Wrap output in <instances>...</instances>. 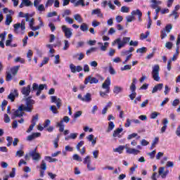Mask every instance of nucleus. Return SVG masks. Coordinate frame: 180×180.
<instances>
[{
    "label": "nucleus",
    "mask_w": 180,
    "mask_h": 180,
    "mask_svg": "<svg viewBox=\"0 0 180 180\" xmlns=\"http://www.w3.org/2000/svg\"><path fill=\"white\" fill-rule=\"evenodd\" d=\"M39 120V115H35L32 116V120L31 121V124L30 125L28 129L27 130V133H30L32 130H33V128L36 126V123H37V121Z\"/></svg>",
    "instance_id": "obj_8"
},
{
    "label": "nucleus",
    "mask_w": 180,
    "mask_h": 180,
    "mask_svg": "<svg viewBox=\"0 0 180 180\" xmlns=\"http://www.w3.org/2000/svg\"><path fill=\"white\" fill-rule=\"evenodd\" d=\"M61 29L62 32L65 33V37L66 39H71L72 37V29L68 28L67 25H62Z\"/></svg>",
    "instance_id": "obj_5"
},
{
    "label": "nucleus",
    "mask_w": 180,
    "mask_h": 180,
    "mask_svg": "<svg viewBox=\"0 0 180 180\" xmlns=\"http://www.w3.org/2000/svg\"><path fill=\"white\" fill-rule=\"evenodd\" d=\"M24 18H25L26 22H30V19H32L30 18H32V15H30L29 13H25Z\"/></svg>",
    "instance_id": "obj_63"
},
{
    "label": "nucleus",
    "mask_w": 180,
    "mask_h": 180,
    "mask_svg": "<svg viewBox=\"0 0 180 180\" xmlns=\"http://www.w3.org/2000/svg\"><path fill=\"white\" fill-rule=\"evenodd\" d=\"M123 131V128H117L115 129L112 134V137H118L120 139V134Z\"/></svg>",
    "instance_id": "obj_23"
},
{
    "label": "nucleus",
    "mask_w": 180,
    "mask_h": 180,
    "mask_svg": "<svg viewBox=\"0 0 180 180\" xmlns=\"http://www.w3.org/2000/svg\"><path fill=\"white\" fill-rule=\"evenodd\" d=\"M121 71H127L129 70H131V65H125L124 67L120 68Z\"/></svg>",
    "instance_id": "obj_47"
},
{
    "label": "nucleus",
    "mask_w": 180,
    "mask_h": 180,
    "mask_svg": "<svg viewBox=\"0 0 180 180\" xmlns=\"http://www.w3.org/2000/svg\"><path fill=\"white\" fill-rule=\"evenodd\" d=\"M56 127H59V131L63 133V131H64V124H63V121L57 122Z\"/></svg>",
    "instance_id": "obj_29"
},
{
    "label": "nucleus",
    "mask_w": 180,
    "mask_h": 180,
    "mask_svg": "<svg viewBox=\"0 0 180 180\" xmlns=\"http://www.w3.org/2000/svg\"><path fill=\"white\" fill-rule=\"evenodd\" d=\"M25 152L23 150H18L15 153V157H23Z\"/></svg>",
    "instance_id": "obj_58"
},
{
    "label": "nucleus",
    "mask_w": 180,
    "mask_h": 180,
    "mask_svg": "<svg viewBox=\"0 0 180 180\" xmlns=\"http://www.w3.org/2000/svg\"><path fill=\"white\" fill-rule=\"evenodd\" d=\"M125 19L127 23H130L133 22V20H134L136 18H134V15H131L127 16Z\"/></svg>",
    "instance_id": "obj_33"
},
{
    "label": "nucleus",
    "mask_w": 180,
    "mask_h": 180,
    "mask_svg": "<svg viewBox=\"0 0 180 180\" xmlns=\"http://www.w3.org/2000/svg\"><path fill=\"white\" fill-rule=\"evenodd\" d=\"M113 129H115V124L113 123V122H110L108 123V131H112Z\"/></svg>",
    "instance_id": "obj_43"
},
{
    "label": "nucleus",
    "mask_w": 180,
    "mask_h": 180,
    "mask_svg": "<svg viewBox=\"0 0 180 180\" xmlns=\"http://www.w3.org/2000/svg\"><path fill=\"white\" fill-rule=\"evenodd\" d=\"M8 39L6 40V46L8 47L9 46H11V43H12V37H13V35L11 34H9L8 36Z\"/></svg>",
    "instance_id": "obj_31"
},
{
    "label": "nucleus",
    "mask_w": 180,
    "mask_h": 180,
    "mask_svg": "<svg viewBox=\"0 0 180 180\" xmlns=\"http://www.w3.org/2000/svg\"><path fill=\"white\" fill-rule=\"evenodd\" d=\"M91 101H92V95L90 93H87L83 97V102H91Z\"/></svg>",
    "instance_id": "obj_25"
},
{
    "label": "nucleus",
    "mask_w": 180,
    "mask_h": 180,
    "mask_svg": "<svg viewBox=\"0 0 180 180\" xmlns=\"http://www.w3.org/2000/svg\"><path fill=\"white\" fill-rule=\"evenodd\" d=\"M99 80L96 77H93L92 76L87 77L84 80L85 85L88 84H98Z\"/></svg>",
    "instance_id": "obj_10"
},
{
    "label": "nucleus",
    "mask_w": 180,
    "mask_h": 180,
    "mask_svg": "<svg viewBox=\"0 0 180 180\" xmlns=\"http://www.w3.org/2000/svg\"><path fill=\"white\" fill-rule=\"evenodd\" d=\"M51 123V121H50V120H46L44 122V124H43L44 129L49 127V126H50Z\"/></svg>",
    "instance_id": "obj_60"
},
{
    "label": "nucleus",
    "mask_w": 180,
    "mask_h": 180,
    "mask_svg": "<svg viewBox=\"0 0 180 180\" xmlns=\"http://www.w3.org/2000/svg\"><path fill=\"white\" fill-rule=\"evenodd\" d=\"M84 144H85V142L84 141H81L80 142H79L76 146V148L77 150V151H81V147H82V146H84Z\"/></svg>",
    "instance_id": "obj_41"
},
{
    "label": "nucleus",
    "mask_w": 180,
    "mask_h": 180,
    "mask_svg": "<svg viewBox=\"0 0 180 180\" xmlns=\"http://www.w3.org/2000/svg\"><path fill=\"white\" fill-rule=\"evenodd\" d=\"M33 105H34V101L32 99V96H29L26 98V105L22 104L17 110L13 109L12 112L13 113L30 112L33 110Z\"/></svg>",
    "instance_id": "obj_1"
},
{
    "label": "nucleus",
    "mask_w": 180,
    "mask_h": 180,
    "mask_svg": "<svg viewBox=\"0 0 180 180\" xmlns=\"http://www.w3.org/2000/svg\"><path fill=\"white\" fill-rule=\"evenodd\" d=\"M30 88H32L30 84H28L27 86H23L21 89V94L25 95V97L29 96V95H30Z\"/></svg>",
    "instance_id": "obj_12"
},
{
    "label": "nucleus",
    "mask_w": 180,
    "mask_h": 180,
    "mask_svg": "<svg viewBox=\"0 0 180 180\" xmlns=\"http://www.w3.org/2000/svg\"><path fill=\"white\" fill-rule=\"evenodd\" d=\"M37 11H39V12H44V11H46V8H44V4H40L39 6H37V7H35Z\"/></svg>",
    "instance_id": "obj_37"
},
{
    "label": "nucleus",
    "mask_w": 180,
    "mask_h": 180,
    "mask_svg": "<svg viewBox=\"0 0 180 180\" xmlns=\"http://www.w3.org/2000/svg\"><path fill=\"white\" fill-rule=\"evenodd\" d=\"M163 87H164V84L162 83L158 84L153 87L152 90V94H155V92H158V91H161V89H162Z\"/></svg>",
    "instance_id": "obj_20"
},
{
    "label": "nucleus",
    "mask_w": 180,
    "mask_h": 180,
    "mask_svg": "<svg viewBox=\"0 0 180 180\" xmlns=\"http://www.w3.org/2000/svg\"><path fill=\"white\" fill-rule=\"evenodd\" d=\"M40 168L42 169V171H46V169H47V164L44 160L41 161Z\"/></svg>",
    "instance_id": "obj_40"
},
{
    "label": "nucleus",
    "mask_w": 180,
    "mask_h": 180,
    "mask_svg": "<svg viewBox=\"0 0 180 180\" xmlns=\"http://www.w3.org/2000/svg\"><path fill=\"white\" fill-rule=\"evenodd\" d=\"M33 56V51L32 50H29L27 53V57L29 60V61H32V56Z\"/></svg>",
    "instance_id": "obj_53"
},
{
    "label": "nucleus",
    "mask_w": 180,
    "mask_h": 180,
    "mask_svg": "<svg viewBox=\"0 0 180 180\" xmlns=\"http://www.w3.org/2000/svg\"><path fill=\"white\" fill-rule=\"evenodd\" d=\"M99 25H101L100 22H98L96 20H94L92 21V26H93V27H98V26H99Z\"/></svg>",
    "instance_id": "obj_62"
},
{
    "label": "nucleus",
    "mask_w": 180,
    "mask_h": 180,
    "mask_svg": "<svg viewBox=\"0 0 180 180\" xmlns=\"http://www.w3.org/2000/svg\"><path fill=\"white\" fill-rule=\"evenodd\" d=\"M19 29H21V30L22 31L21 33H22V34H23V33H25V30L26 29L25 23L23 20L21 22V23H17V24L14 25V32L15 33H19L18 32V30H19Z\"/></svg>",
    "instance_id": "obj_7"
},
{
    "label": "nucleus",
    "mask_w": 180,
    "mask_h": 180,
    "mask_svg": "<svg viewBox=\"0 0 180 180\" xmlns=\"http://www.w3.org/2000/svg\"><path fill=\"white\" fill-rule=\"evenodd\" d=\"M15 175H16V169L15 167H13L11 172L9 174V176L10 178H15Z\"/></svg>",
    "instance_id": "obj_46"
},
{
    "label": "nucleus",
    "mask_w": 180,
    "mask_h": 180,
    "mask_svg": "<svg viewBox=\"0 0 180 180\" xmlns=\"http://www.w3.org/2000/svg\"><path fill=\"white\" fill-rule=\"evenodd\" d=\"M53 4H54V0H47L45 6L46 8H49V6H52Z\"/></svg>",
    "instance_id": "obj_51"
},
{
    "label": "nucleus",
    "mask_w": 180,
    "mask_h": 180,
    "mask_svg": "<svg viewBox=\"0 0 180 180\" xmlns=\"http://www.w3.org/2000/svg\"><path fill=\"white\" fill-rule=\"evenodd\" d=\"M120 12H122V13H129V12H130V8L123 6L121 7Z\"/></svg>",
    "instance_id": "obj_30"
},
{
    "label": "nucleus",
    "mask_w": 180,
    "mask_h": 180,
    "mask_svg": "<svg viewBox=\"0 0 180 180\" xmlns=\"http://www.w3.org/2000/svg\"><path fill=\"white\" fill-rule=\"evenodd\" d=\"M147 51V48L142 47L141 49H137L136 53H146Z\"/></svg>",
    "instance_id": "obj_64"
},
{
    "label": "nucleus",
    "mask_w": 180,
    "mask_h": 180,
    "mask_svg": "<svg viewBox=\"0 0 180 180\" xmlns=\"http://www.w3.org/2000/svg\"><path fill=\"white\" fill-rule=\"evenodd\" d=\"M6 105H8V101L6 100L3 101L1 105L2 112L5 110V107Z\"/></svg>",
    "instance_id": "obj_55"
},
{
    "label": "nucleus",
    "mask_w": 180,
    "mask_h": 180,
    "mask_svg": "<svg viewBox=\"0 0 180 180\" xmlns=\"http://www.w3.org/2000/svg\"><path fill=\"white\" fill-rule=\"evenodd\" d=\"M19 96L18 89L11 90V94L8 96V99H10L11 102H15V98Z\"/></svg>",
    "instance_id": "obj_11"
},
{
    "label": "nucleus",
    "mask_w": 180,
    "mask_h": 180,
    "mask_svg": "<svg viewBox=\"0 0 180 180\" xmlns=\"http://www.w3.org/2000/svg\"><path fill=\"white\" fill-rule=\"evenodd\" d=\"M5 23L7 26H9V25H11V23H12V16L11 15V14L6 15Z\"/></svg>",
    "instance_id": "obj_26"
},
{
    "label": "nucleus",
    "mask_w": 180,
    "mask_h": 180,
    "mask_svg": "<svg viewBox=\"0 0 180 180\" xmlns=\"http://www.w3.org/2000/svg\"><path fill=\"white\" fill-rule=\"evenodd\" d=\"M122 91H123V88H122V87H120L119 86H114L113 92L116 95L120 94V92H122Z\"/></svg>",
    "instance_id": "obj_28"
},
{
    "label": "nucleus",
    "mask_w": 180,
    "mask_h": 180,
    "mask_svg": "<svg viewBox=\"0 0 180 180\" xmlns=\"http://www.w3.org/2000/svg\"><path fill=\"white\" fill-rule=\"evenodd\" d=\"M150 36V32L147 31L146 32V34L144 33H141L140 36V39L141 40H144V39H147V37Z\"/></svg>",
    "instance_id": "obj_39"
},
{
    "label": "nucleus",
    "mask_w": 180,
    "mask_h": 180,
    "mask_svg": "<svg viewBox=\"0 0 180 180\" xmlns=\"http://www.w3.org/2000/svg\"><path fill=\"white\" fill-rule=\"evenodd\" d=\"M89 29V27H88V25H86V23H82L81 25H80V30L82 31V32H86V30H88Z\"/></svg>",
    "instance_id": "obj_36"
},
{
    "label": "nucleus",
    "mask_w": 180,
    "mask_h": 180,
    "mask_svg": "<svg viewBox=\"0 0 180 180\" xmlns=\"http://www.w3.org/2000/svg\"><path fill=\"white\" fill-rule=\"evenodd\" d=\"M44 86H46V84H37V83H34L32 84V91H37V89L39 91H43L44 89Z\"/></svg>",
    "instance_id": "obj_17"
},
{
    "label": "nucleus",
    "mask_w": 180,
    "mask_h": 180,
    "mask_svg": "<svg viewBox=\"0 0 180 180\" xmlns=\"http://www.w3.org/2000/svg\"><path fill=\"white\" fill-rule=\"evenodd\" d=\"M70 70L71 72H73V74H75V72H81L82 71L83 68L81 65L75 66L74 64H70Z\"/></svg>",
    "instance_id": "obj_14"
},
{
    "label": "nucleus",
    "mask_w": 180,
    "mask_h": 180,
    "mask_svg": "<svg viewBox=\"0 0 180 180\" xmlns=\"http://www.w3.org/2000/svg\"><path fill=\"white\" fill-rule=\"evenodd\" d=\"M152 77L154 79V81H160V65H155L153 67V70H152Z\"/></svg>",
    "instance_id": "obj_4"
},
{
    "label": "nucleus",
    "mask_w": 180,
    "mask_h": 180,
    "mask_svg": "<svg viewBox=\"0 0 180 180\" xmlns=\"http://www.w3.org/2000/svg\"><path fill=\"white\" fill-rule=\"evenodd\" d=\"M19 67L20 66H15L11 68V71L13 75H16V74H18V71H19Z\"/></svg>",
    "instance_id": "obj_38"
},
{
    "label": "nucleus",
    "mask_w": 180,
    "mask_h": 180,
    "mask_svg": "<svg viewBox=\"0 0 180 180\" xmlns=\"http://www.w3.org/2000/svg\"><path fill=\"white\" fill-rule=\"evenodd\" d=\"M65 22H67V23H68L69 25H72V23H74V19L70 18L69 16H66L65 18Z\"/></svg>",
    "instance_id": "obj_44"
},
{
    "label": "nucleus",
    "mask_w": 180,
    "mask_h": 180,
    "mask_svg": "<svg viewBox=\"0 0 180 180\" xmlns=\"http://www.w3.org/2000/svg\"><path fill=\"white\" fill-rule=\"evenodd\" d=\"M131 15H132L133 16H138V20L139 22H141V17L143 16V13H141V11H140V9L132 11Z\"/></svg>",
    "instance_id": "obj_13"
},
{
    "label": "nucleus",
    "mask_w": 180,
    "mask_h": 180,
    "mask_svg": "<svg viewBox=\"0 0 180 180\" xmlns=\"http://www.w3.org/2000/svg\"><path fill=\"white\" fill-rule=\"evenodd\" d=\"M91 15H97L98 18H103V14L101 11V8H96L91 11Z\"/></svg>",
    "instance_id": "obj_18"
},
{
    "label": "nucleus",
    "mask_w": 180,
    "mask_h": 180,
    "mask_svg": "<svg viewBox=\"0 0 180 180\" xmlns=\"http://www.w3.org/2000/svg\"><path fill=\"white\" fill-rule=\"evenodd\" d=\"M23 116V113H13L11 116V119H16V117H22Z\"/></svg>",
    "instance_id": "obj_48"
},
{
    "label": "nucleus",
    "mask_w": 180,
    "mask_h": 180,
    "mask_svg": "<svg viewBox=\"0 0 180 180\" xmlns=\"http://www.w3.org/2000/svg\"><path fill=\"white\" fill-rule=\"evenodd\" d=\"M165 167H160L159 169V175H161L162 178H167V176L168 175V174H169V170H166L165 172Z\"/></svg>",
    "instance_id": "obj_15"
},
{
    "label": "nucleus",
    "mask_w": 180,
    "mask_h": 180,
    "mask_svg": "<svg viewBox=\"0 0 180 180\" xmlns=\"http://www.w3.org/2000/svg\"><path fill=\"white\" fill-rule=\"evenodd\" d=\"M71 4H73L74 6L77 7V6H85V5L86 6H88L89 5V1L86 2L85 4V0H70Z\"/></svg>",
    "instance_id": "obj_9"
},
{
    "label": "nucleus",
    "mask_w": 180,
    "mask_h": 180,
    "mask_svg": "<svg viewBox=\"0 0 180 180\" xmlns=\"http://www.w3.org/2000/svg\"><path fill=\"white\" fill-rule=\"evenodd\" d=\"M72 158L75 161H78L79 162H82V158L79 157V155L77 154L73 155Z\"/></svg>",
    "instance_id": "obj_34"
},
{
    "label": "nucleus",
    "mask_w": 180,
    "mask_h": 180,
    "mask_svg": "<svg viewBox=\"0 0 180 180\" xmlns=\"http://www.w3.org/2000/svg\"><path fill=\"white\" fill-rule=\"evenodd\" d=\"M172 46H174L172 44V42H166V44H165V47H166V49H168V50H171V49H172Z\"/></svg>",
    "instance_id": "obj_56"
},
{
    "label": "nucleus",
    "mask_w": 180,
    "mask_h": 180,
    "mask_svg": "<svg viewBox=\"0 0 180 180\" xmlns=\"http://www.w3.org/2000/svg\"><path fill=\"white\" fill-rule=\"evenodd\" d=\"M70 15H71V11L66 9L62 13V17L65 18H67V16H70Z\"/></svg>",
    "instance_id": "obj_35"
},
{
    "label": "nucleus",
    "mask_w": 180,
    "mask_h": 180,
    "mask_svg": "<svg viewBox=\"0 0 180 180\" xmlns=\"http://www.w3.org/2000/svg\"><path fill=\"white\" fill-rule=\"evenodd\" d=\"M172 30V25L169 24V25H166V27L165 28V32H166L167 33H170Z\"/></svg>",
    "instance_id": "obj_45"
},
{
    "label": "nucleus",
    "mask_w": 180,
    "mask_h": 180,
    "mask_svg": "<svg viewBox=\"0 0 180 180\" xmlns=\"http://www.w3.org/2000/svg\"><path fill=\"white\" fill-rule=\"evenodd\" d=\"M129 41H130V37H124L122 38V40L120 39V38H117L112 42V46H115V44H117V49L118 50H120V49L126 46V44H127Z\"/></svg>",
    "instance_id": "obj_3"
},
{
    "label": "nucleus",
    "mask_w": 180,
    "mask_h": 180,
    "mask_svg": "<svg viewBox=\"0 0 180 180\" xmlns=\"http://www.w3.org/2000/svg\"><path fill=\"white\" fill-rule=\"evenodd\" d=\"M152 4L150 5V8L152 9H157L158 7V5H161L162 4V1H157V0H151Z\"/></svg>",
    "instance_id": "obj_19"
},
{
    "label": "nucleus",
    "mask_w": 180,
    "mask_h": 180,
    "mask_svg": "<svg viewBox=\"0 0 180 180\" xmlns=\"http://www.w3.org/2000/svg\"><path fill=\"white\" fill-rule=\"evenodd\" d=\"M83 164H84V165H87V168H89V165H91L92 164L91 161V156H86L85 158H84L83 160Z\"/></svg>",
    "instance_id": "obj_21"
},
{
    "label": "nucleus",
    "mask_w": 180,
    "mask_h": 180,
    "mask_svg": "<svg viewBox=\"0 0 180 180\" xmlns=\"http://www.w3.org/2000/svg\"><path fill=\"white\" fill-rule=\"evenodd\" d=\"M108 71L111 75H115L116 74V70H115L112 65L109 67Z\"/></svg>",
    "instance_id": "obj_54"
},
{
    "label": "nucleus",
    "mask_w": 180,
    "mask_h": 180,
    "mask_svg": "<svg viewBox=\"0 0 180 180\" xmlns=\"http://www.w3.org/2000/svg\"><path fill=\"white\" fill-rule=\"evenodd\" d=\"M63 43L65 44V46H63V50H68V49L70 48V42L68 41V40L65 39L63 41Z\"/></svg>",
    "instance_id": "obj_42"
},
{
    "label": "nucleus",
    "mask_w": 180,
    "mask_h": 180,
    "mask_svg": "<svg viewBox=\"0 0 180 180\" xmlns=\"http://www.w3.org/2000/svg\"><path fill=\"white\" fill-rule=\"evenodd\" d=\"M156 153H157V151L155 150H154L152 152L148 153V155H149L150 158H151V160H153L155 157Z\"/></svg>",
    "instance_id": "obj_49"
},
{
    "label": "nucleus",
    "mask_w": 180,
    "mask_h": 180,
    "mask_svg": "<svg viewBox=\"0 0 180 180\" xmlns=\"http://www.w3.org/2000/svg\"><path fill=\"white\" fill-rule=\"evenodd\" d=\"M75 20H77V22H78V23H82V22H84V20L82 19V17H81V15L79 14H75L73 16Z\"/></svg>",
    "instance_id": "obj_27"
},
{
    "label": "nucleus",
    "mask_w": 180,
    "mask_h": 180,
    "mask_svg": "<svg viewBox=\"0 0 180 180\" xmlns=\"http://www.w3.org/2000/svg\"><path fill=\"white\" fill-rule=\"evenodd\" d=\"M102 89L104 91H100V96H106L109 92H110V77H107L102 84Z\"/></svg>",
    "instance_id": "obj_2"
},
{
    "label": "nucleus",
    "mask_w": 180,
    "mask_h": 180,
    "mask_svg": "<svg viewBox=\"0 0 180 180\" xmlns=\"http://www.w3.org/2000/svg\"><path fill=\"white\" fill-rule=\"evenodd\" d=\"M22 1L25 6H30V5H33V4H32V1H30V0H22Z\"/></svg>",
    "instance_id": "obj_50"
},
{
    "label": "nucleus",
    "mask_w": 180,
    "mask_h": 180,
    "mask_svg": "<svg viewBox=\"0 0 180 180\" xmlns=\"http://www.w3.org/2000/svg\"><path fill=\"white\" fill-rule=\"evenodd\" d=\"M58 141H60V138L57 137L53 141L54 148H58Z\"/></svg>",
    "instance_id": "obj_57"
},
{
    "label": "nucleus",
    "mask_w": 180,
    "mask_h": 180,
    "mask_svg": "<svg viewBox=\"0 0 180 180\" xmlns=\"http://www.w3.org/2000/svg\"><path fill=\"white\" fill-rule=\"evenodd\" d=\"M126 150H127V154H134V155H137V154L140 153V150L134 148H127Z\"/></svg>",
    "instance_id": "obj_22"
},
{
    "label": "nucleus",
    "mask_w": 180,
    "mask_h": 180,
    "mask_svg": "<svg viewBox=\"0 0 180 180\" xmlns=\"http://www.w3.org/2000/svg\"><path fill=\"white\" fill-rule=\"evenodd\" d=\"M51 102L53 103H56V106L58 109L61 106V99L58 98L57 96H51Z\"/></svg>",
    "instance_id": "obj_16"
},
{
    "label": "nucleus",
    "mask_w": 180,
    "mask_h": 180,
    "mask_svg": "<svg viewBox=\"0 0 180 180\" xmlns=\"http://www.w3.org/2000/svg\"><path fill=\"white\" fill-rule=\"evenodd\" d=\"M163 127L160 129V133H165V130H167V127L168 124V120L167 118H165L162 121Z\"/></svg>",
    "instance_id": "obj_24"
},
{
    "label": "nucleus",
    "mask_w": 180,
    "mask_h": 180,
    "mask_svg": "<svg viewBox=\"0 0 180 180\" xmlns=\"http://www.w3.org/2000/svg\"><path fill=\"white\" fill-rule=\"evenodd\" d=\"M123 150H124V146H120L118 148L114 149V151L115 153H119V154H122V153H123Z\"/></svg>",
    "instance_id": "obj_32"
},
{
    "label": "nucleus",
    "mask_w": 180,
    "mask_h": 180,
    "mask_svg": "<svg viewBox=\"0 0 180 180\" xmlns=\"http://www.w3.org/2000/svg\"><path fill=\"white\" fill-rule=\"evenodd\" d=\"M98 46H101L100 49L101 51H106L107 48L104 46V44L102 42H98Z\"/></svg>",
    "instance_id": "obj_61"
},
{
    "label": "nucleus",
    "mask_w": 180,
    "mask_h": 180,
    "mask_svg": "<svg viewBox=\"0 0 180 180\" xmlns=\"http://www.w3.org/2000/svg\"><path fill=\"white\" fill-rule=\"evenodd\" d=\"M108 5L110 9H112V11H115L116 9V6L112 4V1H109Z\"/></svg>",
    "instance_id": "obj_59"
},
{
    "label": "nucleus",
    "mask_w": 180,
    "mask_h": 180,
    "mask_svg": "<svg viewBox=\"0 0 180 180\" xmlns=\"http://www.w3.org/2000/svg\"><path fill=\"white\" fill-rule=\"evenodd\" d=\"M30 156L34 161H40L41 159V155L40 153H37V148H35L33 150L30 152Z\"/></svg>",
    "instance_id": "obj_6"
},
{
    "label": "nucleus",
    "mask_w": 180,
    "mask_h": 180,
    "mask_svg": "<svg viewBox=\"0 0 180 180\" xmlns=\"http://www.w3.org/2000/svg\"><path fill=\"white\" fill-rule=\"evenodd\" d=\"M4 123H9L11 122V117H9V115H8V114H4Z\"/></svg>",
    "instance_id": "obj_52"
}]
</instances>
